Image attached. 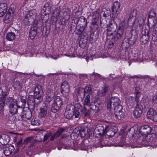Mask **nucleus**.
<instances>
[{
	"label": "nucleus",
	"instance_id": "f257e3e1",
	"mask_svg": "<svg viewBox=\"0 0 157 157\" xmlns=\"http://www.w3.org/2000/svg\"><path fill=\"white\" fill-rule=\"evenodd\" d=\"M54 92L53 90L48 89L47 90L45 100L49 103L54 99L53 103L51 105V111L56 113L61 108L63 103L62 99L59 96L56 97L54 98Z\"/></svg>",
	"mask_w": 157,
	"mask_h": 157
},
{
	"label": "nucleus",
	"instance_id": "f03ea898",
	"mask_svg": "<svg viewBox=\"0 0 157 157\" xmlns=\"http://www.w3.org/2000/svg\"><path fill=\"white\" fill-rule=\"evenodd\" d=\"M126 27L125 23L122 22L118 28L117 33L114 36H112L110 39H109L111 44H113L115 41L121 40L124 37V35Z\"/></svg>",
	"mask_w": 157,
	"mask_h": 157
},
{
	"label": "nucleus",
	"instance_id": "7ed1b4c3",
	"mask_svg": "<svg viewBox=\"0 0 157 157\" xmlns=\"http://www.w3.org/2000/svg\"><path fill=\"white\" fill-rule=\"evenodd\" d=\"M17 100L12 97H8L6 99V104L9 106V112L12 115L16 114L18 105Z\"/></svg>",
	"mask_w": 157,
	"mask_h": 157
},
{
	"label": "nucleus",
	"instance_id": "20e7f679",
	"mask_svg": "<svg viewBox=\"0 0 157 157\" xmlns=\"http://www.w3.org/2000/svg\"><path fill=\"white\" fill-rule=\"evenodd\" d=\"M121 101L119 98L118 97H112L111 99H108L107 101V109L110 111L111 109V105H113L116 109L117 108H122V106L120 105Z\"/></svg>",
	"mask_w": 157,
	"mask_h": 157
},
{
	"label": "nucleus",
	"instance_id": "39448f33",
	"mask_svg": "<svg viewBox=\"0 0 157 157\" xmlns=\"http://www.w3.org/2000/svg\"><path fill=\"white\" fill-rule=\"evenodd\" d=\"M117 27V24L114 21H111L109 25L107 28V38L110 39L111 37L115 32Z\"/></svg>",
	"mask_w": 157,
	"mask_h": 157
},
{
	"label": "nucleus",
	"instance_id": "423d86ee",
	"mask_svg": "<svg viewBox=\"0 0 157 157\" xmlns=\"http://www.w3.org/2000/svg\"><path fill=\"white\" fill-rule=\"evenodd\" d=\"M61 91L62 94L65 97L67 98L70 91V87L68 82L67 81H64L61 84Z\"/></svg>",
	"mask_w": 157,
	"mask_h": 157
},
{
	"label": "nucleus",
	"instance_id": "0eeeda50",
	"mask_svg": "<svg viewBox=\"0 0 157 157\" xmlns=\"http://www.w3.org/2000/svg\"><path fill=\"white\" fill-rule=\"evenodd\" d=\"M34 95L35 99H40L43 94L42 86L40 85H36L34 88Z\"/></svg>",
	"mask_w": 157,
	"mask_h": 157
},
{
	"label": "nucleus",
	"instance_id": "6e6552de",
	"mask_svg": "<svg viewBox=\"0 0 157 157\" xmlns=\"http://www.w3.org/2000/svg\"><path fill=\"white\" fill-rule=\"evenodd\" d=\"M130 36L128 39V42L130 45H132L135 43L138 38V35L135 30L132 29L130 33Z\"/></svg>",
	"mask_w": 157,
	"mask_h": 157
},
{
	"label": "nucleus",
	"instance_id": "1a4fd4ad",
	"mask_svg": "<svg viewBox=\"0 0 157 157\" xmlns=\"http://www.w3.org/2000/svg\"><path fill=\"white\" fill-rule=\"evenodd\" d=\"M95 130L98 132V134L101 135H104L105 133H109L110 132H113L112 131L108 130V128L106 127L104 129L103 127L101 125L97 126L96 127Z\"/></svg>",
	"mask_w": 157,
	"mask_h": 157
},
{
	"label": "nucleus",
	"instance_id": "9d476101",
	"mask_svg": "<svg viewBox=\"0 0 157 157\" xmlns=\"http://www.w3.org/2000/svg\"><path fill=\"white\" fill-rule=\"evenodd\" d=\"M74 107L72 106H67L66 109L64 116L67 119H70L73 116Z\"/></svg>",
	"mask_w": 157,
	"mask_h": 157
},
{
	"label": "nucleus",
	"instance_id": "9b49d317",
	"mask_svg": "<svg viewBox=\"0 0 157 157\" xmlns=\"http://www.w3.org/2000/svg\"><path fill=\"white\" fill-rule=\"evenodd\" d=\"M120 11V4L117 1L115 2L113 4L112 8L113 14L115 16H117Z\"/></svg>",
	"mask_w": 157,
	"mask_h": 157
},
{
	"label": "nucleus",
	"instance_id": "f8f14e48",
	"mask_svg": "<svg viewBox=\"0 0 157 157\" xmlns=\"http://www.w3.org/2000/svg\"><path fill=\"white\" fill-rule=\"evenodd\" d=\"M37 29V24H33L31 26L29 32V36L31 39H33L36 35V31Z\"/></svg>",
	"mask_w": 157,
	"mask_h": 157
},
{
	"label": "nucleus",
	"instance_id": "ddd939ff",
	"mask_svg": "<svg viewBox=\"0 0 157 157\" xmlns=\"http://www.w3.org/2000/svg\"><path fill=\"white\" fill-rule=\"evenodd\" d=\"M81 106L79 104H76L73 109V115L75 118L79 117L81 116L80 112L81 111Z\"/></svg>",
	"mask_w": 157,
	"mask_h": 157
},
{
	"label": "nucleus",
	"instance_id": "4468645a",
	"mask_svg": "<svg viewBox=\"0 0 157 157\" xmlns=\"http://www.w3.org/2000/svg\"><path fill=\"white\" fill-rule=\"evenodd\" d=\"M87 41V35L85 34L82 36L79 41V46L82 48H84L86 45Z\"/></svg>",
	"mask_w": 157,
	"mask_h": 157
},
{
	"label": "nucleus",
	"instance_id": "2eb2a0df",
	"mask_svg": "<svg viewBox=\"0 0 157 157\" xmlns=\"http://www.w3.org/2000/svg\"><path fill=\"white\" fill-rule=\"evenodd\" d=\"M32 114L31 111L28 109L27 111H25L21 115V119L25 121L29 119L32 117Z\"/></svg>",
	"mask_w": 157,
	"mask_h": 157
},
{
	"label": "nucleus",
	"instance_id": "dca6fc26",
	"mask_svg": "<svg viewBox=\"0 0 157 157\" xmlns=\"http://www.w3.org/2000/svg\"><path fill=\"white\" fill-rule=\"evenodd\" d=\"M140 131L141 134L145 135L151 132V128L149 126L145 125L141 127Z\"/></svg>",
	"mask_w": 157,
	"mask_h": 157
},
{
	"label": "nucleus",
	"instance_id": "f3484780",
	"mask_svg": "<svg viewBox=\"0 0 157 157\" xmlns=\"http://www.w3.org/2000/svg\"><path fill=\"white\" fill-rule=\"evenodd\" d=\"M43 105H44L43 107L40 108V111L39 113V116L41 118L44 117L46 116L47 110L48 107V105H46L45 103H44Z\"/></svg>",
	"mask_w": 157,
	"mask_h": 157
},
{
	"label": "nucleus",
	"instance_id": "a211bd4d",
	"mask_svg": "<svg viewBox=\"0 0 157 157\" xmlns=\"http://www.w3.org/2000/svg\"><path fill=\"white\" fill-rule=\"evenodd\" d=\"M144 33V34L142 33V35L140 38L141 42L143 44H146L147 42L149 37V31L148 30H145Z\"/></svg>",
	"mask_w": 157,
	"mask_h": 157
},
{
	"label": "nucleus",
	"instance_id": "6ab92c4d",
	"mask_svg": "<svg viewBox=\"0 0 157 157\" xmlns=\"http://www.w3.org/2000/svg\"><path fill=\"white\" fill-rule=\"evenodd\" d=\"M51 10L50 4L48 3H46L44 6L43 8L41 11V13L44 14L45 15L48 14Z\"/></svg>",
	"mask_w": 157,
	"mask_h": 157
},
{
	"label": "nucleus",
	"instance_id": "aec40b11",
	"mask_svg": "<svg viewBox=\"0 0 157 157\" xmlns=\"http://www.w3.org/2000/svg\"><path fill=\"white\" fill-rule=\"evenodd\" d=\"M148 25L149 26H151V27H155V29H153V32L152 33V38L154 40H157V23L156 24L155 23H149Z\"/></svg>",
	"mask_w": 157,
	"mask_h": 157
},
{
	"label": "nucleus",
	"instance_id": "412c9836",
	"mask_svg": "<svg viewBox=\"0 0 157 157\" xmlns=\"http://www.w3.org/2000/svg\"><path fill=\"white\" fill-rule=\"evenodd\" d=\"M83 20L84 26H80L77 30V32L75 33L77 35H80L82 34L85 29V26H86L87 24V21L86 19L84 17H83Z\"/></svg>",
	"mask_w": 157,
	"mask_h": 157
},
{
	"label": "nucleus",
	"instance_id": "4be33fe9",
	"mask_svg": "<svg viewBox=\"0 0 157 157\" xmlns=\"http://www.w3.org/2000/svg\"><path fill=\"white\" fill-rule=\"evenodd\" d=\"M13 15L7 13L3 19L4 22L6 23H9L12 21Z\"/></svg>",
	"mask_w": 157,
	"mask_h": 157
},
{
	"label": "nucleus",
	"instance_id": "5701e85b",
	"mask_svg": "<svg viewBox=\"0 0 157 157\" xmlns=\"http://www.w3.org/2000/svg\"><path fill=\"white\" fill-rule=\"evenodd\" d=\"M120 108V110H118V111H116L115 114L118 119L122 120L124 117V113L122 111V108Z\"/></svg>",
	"mask_w": 157,
	"mask_h": 157
},
{
	"label": "nucleus",
	"instance_id": "b1692460",
	"mask_svg": "<svg viewBox=\"0 0 157 157\" xmlns=\"http://www.w3.org/2000/svg\"><path fill=\"white\" fill-rule=\"evenodd\" d=\"M14 148L12 146H9L8 148H6L3 151V153L6 156H8L10 155L13 151L14 150Z\"/></svg>",
	"mask_w": 157,
	"mask_h": 157
},
{
	"label": "nucleus",
	"instance_id": "393cba45",
	"mask_svg": "<svg viewBox=\"0 0 157 157\" xmlns=\"http://www.w3.org/2000/svg\"><path fill=\"white\" fill-rule=\"evenodd\" d=\"M138 93H137L136 95H135V97H130L129 98V101L130 103H134V102H136V103H138L139 102V94H138Z\"/></svg>",
	"mask_w": 157,
	"mask_h": 157
},
{
	"label": "nucleus",
	"instance_id": "a878e982",
	"mask_svg": "<svg viewBox=\"0 0 157 157\" xmlns=\"http://www.w3.org/2000/svg\"><path fill=\"white\" fill-rule=\"evenodd\" d=\"M156 113V111L154 109L150 108L147 112V117L148 118L151 119Z\"/></svg>",
	"mask_w": 157,
	"mask_h": 157
},
{
	"label": "nucleus",
	"instance_id": "bb28decb",
	"mask_svg": "<svg viewBox=\"0 0 157 157\" xmlns=\"http://www.w3.org/2000/svg\"><path fill=\"white\" fill-rule=\"evenodd\" d=\"M1 138L3 140L2 144H6L10 140V138L9 136L4 134L1 136Z\"/></svg>",
	"mask_w": 157,
	"mask_h": 157
},
{
	"label": "nucleus",
	"instance_id": "cd10ccee",
	"mask_svg": "<svg viewBox=\"0 0 157 157\" xmlns=\"http://www.w3.org/2000/svg\"><path fill=\"white\" fill-rule=\"evenodd\" d=\"M83 90L86 95L87 94L89 95H91L92 94V87L90 85H87L83 89Z\"/></svg>",
	"mask_w": 157,
	"mask_h": 157
},
{
	"label": "nucleus",
	"instance_id": "c85d7f7f",
	"mask_svg": "<svg viewBox=\"0 0 157 157\" xmlns=\"http://www.w3.org/2000/svg\"><path fill=\"white\" fill-rule=\"evenodd\" d=\"M90 95L87 94L85 97L84 101V104L85 105L90 106L91 105Z\"/></svg>",
	"mask_w": 157,
	"mask_h": 157
},
{
	"label": "nucleus",
	"instance_id": "c756f323",
	"mask_svg": "<svg viewBox=\"0 0 157 157\" xmlns=\"http://www.w3.org/2000/svg\"><path fill=\"white\" fill-rule=\"evenodd\" d=\"M109 89V87L108 85H104L100 91V94L101 95H105L108 91Z\"/></svg>",
	"mask_w": 157,
	"mask_h": 157
},
{
	"label": "nucleus",
	"instance_id": "7c9ffc66",
	"mask_svg": "<svg viewBox=\"0 0 157 157\" xmlns=\"http://www.w3.org/2000/svg\"><path fill=\"white\" fill-rule=\"evenodd\" d=\"M14 141H17V140H18L17 143V146L19 147H21L22 144V140L21 136L18 134H17V135L14 137Z\"/></svg>",
	"mask_w": 157,
	"mask_h": 157
},
{
	"label": "nucleus",
	"instance_id": "2f4dec72",
	"mask_svg": "<svg viewBox=\"0 0 157 157\" xmlns=\"http://www.w3.org/2000/svg\"><path fill=\"white\" fill-rule=\"evenodd\" d=\"M6 38L8 40H12L15 38V35L14 33L12 32L8 33L7 34Z\"/></svg>",
	"mask_w": 157,
	"mask_h": 157
},
{
	"label": "nucleus",
	"instance_id": "473e14b6",
	"mask_svg": "<svg viewBox=\"0 0 157 157\" xmlns=\"http://www.w3.org/2000/svg\"><path fill=\"white\" fill-rule=\"evenodd\" d=\"M85 95L83 89H79L77 94V97H80L82 99L84 98Z\"/></svg>",
	"mask_w": 157,
	"mask_h": 157
},
{
	"label": "nucleus",
	"instance_id": "72a5a7b5",
	"mask_svg": "<svg viewBox=\"0 0 157 157\" xmlns=\"http://www.w3.org/2000/svg\"><path fill=\"white\" fill-rule=\"evenodd\" d=\"M142 113V111L141 110H138L137 109H136L133 112V114L134 117L135 118H137L140 117L141 114Z\"/></svg>",
	"mask_w": 157,
	"mask_h": 157
},
{
	"label": "nucleus",
	"instance_id": "f704fd0d",
	"mask_svg": "<svg viewBox=\"0 0 157 157\" xmlns=\"http://www.w3.org/2000/svg\"><path fill=\"white\" fill-rule=\"evenodd\" d=\"M157 15L154 10H152L149 11L148 13V17L149 18L155 17L156 18Z\"/></svg>",
	"mask_w": 157,
	"mask_h": 157
},
{
	"label": "nucleus",
	"instance_id": "c9c22d12",
	"mask_svg": "<svg viewBox=\"0 0 157 157\" xmlns=\"http://www.w3.org/2000/svg\"><path fill=\"white\" fill-rule=\"evenodd\" d=\"M17 110H16V114H18L20 115L21 114L23 113V112L25 111L24 110L23 108L20 106H18L17 107Z\"/></svg>",
	"mask_w": 157,
	"mask_h": 157
},
{
	"label": "nucleus",
	"instance_id": "e433bc0d",
	"mask_svg": "<svg viewBox=\"0 0 157 157\" xmlns=\"http://www.w3.org/2000/svg\"><path fill=\"white\" fill-rule=\"evenodd\" d=\"M65 129L63 128H59L57 132H55L56 134V137L59 136L61 134L65 131Z\"/></svg>",
	"mask_w": 157,
	"mask_h": 157
},
{
	"label": "nucleus",
	"instance_id": "4c0bfd02",
	"mask_svg": "<svg viewBox=\"0 0 157 157\" xmlns=\"http://www.w3.org/2000/svg\"><path fill=\"white\" fill-rule=\"evenodd\" d=\"M154 81V79H152L148 77L144 78V81L147 83V84L149 85H151V82H153Z\"/></svg>",
	"mask_w": 157,
	"mask_h": 157
},
{
	"label": "nucleus",
	"instance_id": "58836bf2",
	"mask_svg": "<svg viewBox=\"0 0 157 157\" xmlns=\"http://www.w3.org/2000/svg\"><path fill=\"white\" fill-rule=\"evenodd\" d=\"M59 11L58 10H56L54 11L53 14V17H55V21H57V17L59 16Z\"/></svg>",
	"mask_w": 157,
	"mask_h": 157
},
{
	"label": "nucleus",
	"instance_id": "ea45409f",
	"mask_svg": "<svg viewBox=\"0 0 157 157\" xmlns=\"http://www.w3.org/2000/svg\"><path fill=\"white\" fill-rule=\"evenodd\" d=\"M151 135H150L149 136H147V140L148 141L150 142L151 144H152L153 143H154L155 140V138H154L152 136H151Z\"/></svg>",
	"mask_w": 157,
	"mask_h": 157
},
{
	"label": "nucleus",
	"instance_id": "a19ab883",
	"mask_svg": "<svg viewBox=\"0 0 157 157\" xmlns=\"http://www.w3.org/2000/svg\"><path fill=\"white\" fill-rule=\"evenodd\" d=\"M52 135L51 132H47L44 136L43 141L45 142L47 140L48 138L50 137Z\"/></svg>",
	"mask_w": 157,
	"mask_h": 157
},
{
	"label": "nucleus",
	"instance_id": "79ce46f5",
	"mask_svg": "<svg viewBox=\"0 0 157 157\" xmlns=\"http://www.w3.org/2000/svg\"><path fill=\"white\" fill-rule=\"evenodd\" d=\"M31 124L33 125H38L39 124L38 120L33 118L31 122Z\"/></svg>",
	"mask_w": 157,
	"mask_h": 157
},
{
	"label": "nucleus",
	"instance_id": "37998d69",
	"mask_svg": "<svg viewBox=\"0 0 157 157\" xmlns=\"http://www.w3.org/2000/svg\"><path fill=\"white\" fill-rule=\"evenodd\" d=\"M81 129V128H80V127H77V128H75L74 129V130L73 131V134L75 133L76 135L78 136L79 134V133H80V131Z\"/></svg>",
	"mask_w": 157,
	"mask_h": 157
},
{
	"label": "nucleus",
	"instance_id": "c03bdc74",
	"mask_svg": "<svg viewBox=\"0 0 157 157\" xmlns=\"http://www.w3.org/2000/svg\"><path fill=\"white\" fill-rule=\"evenodd\" d=\"M106 128H108V130H110L112 131L113 132H109V133H105V134L104 135L105 136H106L107 135V136H109L110 137H112V136H113L114 135V134H115V132H114L113 131L112 129H110V128L108 127H106Z\"/></svg>",
	"mask_w": 157,
	"mask_h": 157
},
{
	"label": "nucleus",
	"instance_id": "a18cd8bd",
	"mask_svg": "<svg viewBox=\"0 0 157 157\" xmlns=\"http://www.w3.org/2000/svg\"><path fill=\"white\" fill-rule=\"evenodd\" d=\"M93 74L95 76L94 79L97 80V81H99L101 79L102 77L99 74L97 73L95 74L94 73H93Z\"/></svg>",
	"mask_w": 157,
	"mask_h": 157
},
{
	"label": "nucleus",
	"instance_id": "49530a36",
	"mask_svg": "<svg viewBox=\"0 0 157 157\" xmlns=\"http://www.w3.org/2000/svg\"><path fill=\"white\" fill-rule=\"evenodd\" d=\"M98 20V17H94V16H93L92 20V24L93 25H96Z\"/></svg>",
	"mask_w": 157,
	"mask_h": 157
},
{
	"label": "nucleus",
	"instance_id": "de8ad7c7",
	"mask_svg": "<svg viewBox=\"0 0 157 157\" xmlns=\"http://www.w3.org/2000/svg\"><path fill=\"white\" fill-rule=\"evenodd\" d=\"M79 134L78 136H80L81 137L83 138L86 136V132L84 129H81Z\"/></svg>",
	"mask_w": 157,
	"mask_h": 157
},
{
	"label": "nucleus",
	"instance_id": "09e8293b",
	"mask_svg": "<svg viewBox=\"0 0 157 157\" xmlns=\"http://www.w3.org/2000/svg\"><path fill=\"white\" fill-rule=\"evenodd\" d=\"M135 17H129L128 23V24H133L135 22Z\"/></svg>",
	"mask_w": 157,
	"mask_h": 157
},
{
	"label": "nucleus",
	"instance_id": "8fccbe9b",
	"mask_svg": "<svg viewBox=\"0 0 157 157\" xmlns=\"http://www.w3.org/2000/svg\"><path fill=\"white\" fill-rule=\"evenodd\" d=\"M124 138L121 139L120 142L119 144V146L123 147L125 145L126 142H124Z\"/></svg>",
	"mask_w": 157,
	"mask_h": 157
},
{
	"label": "nucleus",
	"instance_id": "3c124183",
	"mask_svg": "<svg viewBox=\"0 0 157 157\" xmlns=\"http://www.w3.org/2000/svg\"><path fill=\"white\" fill-rule=\"evenodd\" d=\"M129 132L131 134L132 136H134L136 133V132L133 128H130L129 131Z\"/></svg>",
	"mask_w": 157,
	"mask_h": 157
},
{
	"label": "nucleus",
	"instance_id": "603ef678",
	"mask_svg": "<svg viewBox=\"0 0 157 157\" xmlns=\"http://www.w3.org/2000/svg\"><path fill=\"white\" fill-rule=\"evenodd\" d=\"M136 109L138 110H141L142 111V106L141 105L139 104V102L136 103Z\"/></svg>",
	"mask_w": 157,
	"mask_h": 157
},
{
	"label": "nucleus",
	"instance_id": "864d4df0",
	"mask_svg": "<svg viewBox=\"0 0 157 157\" xmlns=\"http://www.w3.org/2000/svg\"><path fill=\"white\" fill-rule=\"evenodd\" d=\"M99 10H96L93 13V16L94 17H98L99 15Z\"/></svg>",
	"mask_w": 157,
	"mask_h": 157
},
{
	"label": "nucleus",
	"instance_id": "5fc2aeb1",
	"mask_svg": "<svg viewBox=\"0 0 157 157\" xmlns=\"http://www.w3.org/2000/svg\"><path fill=\"white\" fill-rule=\"evenodd\" d=\"M135 95H136L137 93H138V94H139V96H140V87H136L135 88Z\"/></svg>",
	"mask_w": 157,
	"mask_h": 157
},
{
	"label": "nucleus",
	"instance_id": "6e6d98bb",
	"mask_svg": "<svg viewBox=\"0 0 157 157\" xmlns=\"http://www.w3.org/2000/svg\"><path fill=\"white\" fill-rule=\"evenodd\" d=\"M81 149L82 150H84L86 148V146L85 144L83 142H82L80 144Z\"/></svg>",
	"mask_w": 157,
	"mask_h": 157
},
{
	"label": "nucleus",
	"instance_id": "4d7b16f0",
	"mask_svg": "<svg viewBox=\"0 0 157 157\" xmlns=\"http://www.w3.org/2000/svg\"><path fill=\"white\" fill-rule=\"evenodd\" d=\"M152 101V102L154 104H157V95L153 97Z\"/></svg>",
	"mask_w": 157,
	"mask_h": 157
},
{
	"label": "nucleus",
	"instance_id": "13d9d810",
	"mask_svg": "<svg viewBox=\"0 0 157 157\" xmlns=\"http://www.w3.org/2000/svg\"><path fill=\"white\" fill-rule=\"evenodd\" d=\"M32 139L31 137H28L24 140V143L25 144L30 142L31 140Z\"/></svg>",
	"mask_w": 157,
	"mask_h": 157
},
{
	"label": "nucleus",
	"instance_id": "bf43d9fd",
	"mask_svg": "<svg viewBox=\"0 0 157 157\" xmlns=\"http://www.w3.org/2000/svg\"><path fill=\"white\" fill-rule=\"evenodd\" d=\"M14 11V9L13 8H10L9 9L7 13H9L10 14L13 15V12Z\"/></svg>",
	"mask_w": 157,
	"mask_h": 157
},
{
	"label": "nucleus",
	"instance_id": "052dcab7",
	"mask_svg": "<svg viewBox=\"0 0 157 157\" xmlns=\"http://www.w3.org/2000/svg\"><path fill=\"white\" fill-rule=\"evenodd\" d=\"M107 25V24L106 23H104L102 22H101L100 26L102 28H106L107 27H108Z\"/></svg>",
	"mask_w": 157,
	"mask_h": 157
},
{
	"label": "nucleus",
	"instance_id": "680f3d73",
	"mask_svg": "<svg viewBox=\"0 0 157 157\" xmlns=\"http://www.w3.org/2000/svg\"><path fill=\"white\" fill-rule=\"evenodd\" d=\"M83 113L84 114L85 116H87L89 115L90 112L89 110H87L85 108L84 111Z\"/></svg>",
	"mask_w": 157,
	"mask_h": 157
},
{
	"label": "nucleus",
	"instance_id": "e2e57ef3",
	"mask_svg": "<svg viewBox=\"0 0 157 157\" xmlns=\"http://www.w3.org/2000/svg\"><path fill=\"white\" fill-rule=\"evenodd\" d=\"M151 119L152 120L154 121L157 122V113L154 115V116L152 117Z\"/></svg>",
	"mask_w": 157,
	"mask_h": 157
},
{
	"label": "nucleus",
	"instance_id": "0e129e2a",
	"mask_svg": "<svg viewBox=\"0 0 157 157\" xmlns=\"http://www.w3.org/2000/svg\"><path fill=\"white\" fill-rule=\"evenodd\" d=\"M50 57L52 59H56L59 57V56L58 55H50Z\"/></svg>",
	"mask_w": 157,
	"mask_h": 157
},
{
	"label": "nucleus",
	"instance_id": "69168bd1",
	"mask_svg": "<svg viewBox=\"0 0 157 157\" xmlns=\"http://www.w3.org/2000/svg\"><path fill=\"white\" fill-rule=\"evenodd\" d=\"M50 140L51 141H53L55 139V137H56V134L55 133L53 135H52L50 136Z\"/></svg>",
	"mask_w": 157,
	"mask_h": 157
},
{
	"label": "nucleus",
	"instance_id": "338daca9",
	"mask_svg": "<svg viewBox=\"0 0 157 157\" xmlns=\"http://www.w3.org/2000/svg\"><path fill=\"white\" fill-rule=\"evenodd\" d=\"M130 146L132 148L136 147L137 146V144L136 143H135L134 144H131Z\"/></svg>",
	"mask_w": 157,
	"mask_h": 157
},
{
	"label": "nucleus",
	"instance_id": "774afa93",
	"mask_svg": "<svg viewBox=\"0 0 157 157\" xmlns=\"http://www.w3.org/2000/svg\"><path fill=\"white\" fill-rule=\"evenodd\" d=\"M136 15L135 13H132L130 15L129 17L132 18V17H135V16Z\"/></svg>",
	"mask_w": 157,
	"mask_h": 157
}]
</instances>
